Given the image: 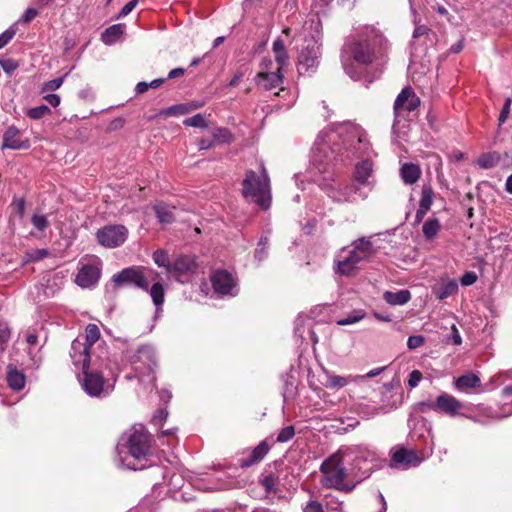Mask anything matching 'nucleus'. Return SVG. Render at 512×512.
<instances>
[{
	"mask_svg": "<svg viewBox=\"0 0 512 512\" xmlns=\"http://www.w3.org/2000/svg\"><path fill=\"white\" fill-rule=\"evenodd\" d=\"M275 55V60H276V63L278 65L277 69L279 71H282V69L287 65L288 63V55H287V52L286 50L284 51H280V52H275L274 53Z\"/></svg>",
	"mask_w": 512,
	"mask_h": 512,
	"instance_id": "55",
	"label": "nucleus"
},
{
	"mask_svg": "<svg viewBox=\"0 0 512 512\" xmlns=\"http://www.w3.org/2000/svg\"><path fill=\"white\" fill-rule=\"evenodd\" d=\"M16 30L13 27L8 28L0 34V49L5 47L15 36Z\"/></svg>",
	"mask_w": 512,
	"mask_h": 512,
	"instance_id": "53",
	"label": "nucleus"
},
{
	"mask_svg": "<svg viewBox=\"0 0 512 512\" xmlns=\"http://www.w3.org/2000/svg\"><path fill=\"white\" fill-rule=\"evenodd\" d=\"M13 204L15 206L17 214L19 215V217L22 218L24 216L26 207L24 198H15L13 200Z\"/></svg>",
	"mask_w": 512,
	"mask_h": 512,
	"instance_id": "62",
	"label": "nucleus"
},
{
	"mask_svg": "<svg viewBox=\"0 0 512 512\" xmlns=\"http://www.w3.org/2000/svg\"><path fill=\"white\" fill-rule=\"evenodd\" d=\"M153 209L160 223L170 224L175 220V207H171L163 202H159L154 205Z\"/></svg>",
	"mask_w": 512,
	"mask_h": 512,
	"instance_id": "30",
	"label": "nucleus"
},
{
	"mask_svg": "<svg viewBox=\"0 0 512 512\" xmlns=\"http://www.w3.org/2000/svg\"><path fill=\"white\" fill-rule=\"evenodd\" d=\"M100 275L101 271L96 265L86 264L79 269L75 282L82 288H90L98 282Z\"/></svg>",
	"mask_w": 512,
	"mask_h": 512,
	"instance_id": "19",
	"label": "nucleus"
},
{
	"mask_svg": "<svg viewBox=\"0 0 512 512\" xmlns=\"http://www.w3.org/2000/svg\"><path fill=\"white\" fill-rule=\"evenodd\" d=\"M81 387L87 395L95 398L108 396L115 387L120 373L119 366L113 362L103 349L89 367L82 370Z\"/></svg>",
	"mask_w": 512,
	"mask_h": 512,
	"instance_id": "3",
	"label": "nucleus"
},
{
	"mask_svg": "<svg viewBox=\"0 0 512 512\" xmlns=\"http://www.w3.org/2000/svg\"><path fill=\"white\" fill-rule=\"evenodd\" d=\"M153 261L159 267L166 268L168 272L169 266H171L169 255L166 250L158 249L153 253Z\"/></svg>",
	"mask_w": 512,
	"mask_h": 512,
	"instance_id": "42",
	"label": "nucleus"
},
{
	"mask_svg": "<svg viewBox=\"0 0 512 512\" xmlns=\"http://www.w3.org/2000/svg\"><path fill=\"white\" fill-rule=\"evenodd\" d=\"M320 55V45L315 40L306 41L298 56L299 73L303 74L316 68L319 64Z\"/></svg>",
	"mask_w": 512,
	"mask_h": 512,
	"instance_id": "13",
	"label": "nucleus"
},
{
	"mask_svg": "<svg viewBox=\"0 0 512 512\" xmlns=\"http://www.w3.org/2000/svg\"><path fill=\"white\" fill-rule=\"evenodd\" d=\"M150 435L142 426L133 427L124 433L117 446L116 462L119 467L131 470H142L151 464H147L150 453Z\"/></svg>",
	"mask_w": 512,
	"mask_h": 512,
	"instance_id": "4",
	"label": "nucleus"
},
{
	"mask_svg": "<svg viewBox=\"0 0 512 512\" xmlns=\"http://www.w3.org/2000/svg\"><path fill=\"white\" fill-rule=\"evenodd\" d=\"M31 222H32L33 226L39 231H44L49 226L47 217L42 214H34L32 216Z\"/></svg>",
	"mask_w": 512,
	"mask_h": 512,
	"instance_id": "47",
	"label": "nucleus"
},
{
	"mask_svg": "<svg viewBox=\"0 0 512 512\" xmlns=\"http://www.w3.org/2000/svg\"><path fill=\"white\" fill-rule=\"evenodd\" d=\"M125 31V24H114L104 30L101 34V40L106 45L116 43Z\"/></svg>",
	"mask_w": 512,
	"mask_h": 512,
	"instance_id": "29",
	"label": "nucleus"
},
{
	"mask_svg": "<svg viewBox=\"0 0 512 512\" xmlns=\"http://www.w3.org/2000/svg\"><path fill=\"white\" fill-rule=\"evenodd\" d=\"M327 194L335 202H353L356 199V194H358L362 199H365L368 196V192L363 191V188L356 183L338 188L328 186Z\"/></svg>",
	"mask_w": 512,
	"mask_h": 512,
	"instance_id": "17",
	"label": "nucleus"
},
{
	"mask_svg": "<svg viewBox=\"0 0 512 512\" xmlns=\"http://www.w3.org/2000/svg\"><path fill=\"white\" fill-rule=\"evenodd\" d=\"M325 376H326V380L323 383V385L328 389H335V390L341 389L357 379L356 377H354L352 375L339 376V375L332 374L328 371H325Z\"/></svg>",
	"mask_w": 512,
	"mask_h": 512,
	"instance_id": "28",
	"label": "nucleus"
},
{
	"mask_svg": "<svg viewBox=\"0 0 512 512\" xmlns=\"http://www.w3.org/2000/svg\"><path fill=\"white\" fill-rule=\"evenodd\" d=\"M66 76H67V74L65 76H63V77H58V78L46 81L43 84L42 92H48V91H55V90H57L63 84L64 79H65Z\"/></svg>",
	"mask_w": 512,
	"mask_h": 512,
	"instance_id": "50",
	"label": "nucleus"
},
{
	"mask_svg": "<svg viewBox=\"0 0 512 512\" xmlns=\"http://www.w3.org/2000/svg\"><path fill=\"white\" fill-rule=\"evenodd\" d=\"M434 191L430 184H424L422 186L421 198L419 201V207L429 211L433 204Z\"/></svg>",
	"mask_w": 512,
	"mask_h": 512,
	"instance_id": "39",
	"label": "nucleus"
},
{
	"mask_svg": "<svg viewBox=\"0 0 512 512\" xmlns=\"http://www.w3.org/2000/svg\"><path fill=\"white\" fill-rule=\"evenodd\" d=\"M421 169L414 163H404L400 168V177L407 185L416 183L421 176Z\"/></svg>",
	"mask_w": 512,
	"mask_h": 512,
	"instance_id": "27",
	"label": "nucleus"
},
{
	"mask_svg": "<svg viewBox=\"0 0 512 512\" xmlns=\"http://www.w3.org/2000/svg\"><path fill=\"white\" fill-rule=\"evenodd\" d=\"M363 318L362 314H353L337 321L338 325L346 326L359 322Z\"/></svg>",
	"mask_w": 512,
	"mask_h": 512,
	"instance_id": "57",
	"label": "nucleus"
},
{
	"mask_svg": "<svg viewBox=\"0 0 512 512\" xmlns=\"http://www.w3.org/2000/svg\"><path fill=\"white\" fill-rule=\"evenodd\" d=\"M458 283L454 279H441L440 283L432 288V292L438 300H444L458 291Z\"/></svg>",
	"mask_w": 512,
	"mask_h": 512,
	"instance_id": "24",
	"label": "nucleus"
},
{
	"mask_svg": "<svg viewBox=\"0 0 512 512\" xmlns=\"http://www.w3.org/2000/svg\"><path fill=\"white\" fill-rule=\"evenodd\" d=\"M38 15V11L35 8H28L21 17L24 23H29Z\"/></svg>",
	"mask_w": 512,
	"mask_h": 512,
	"instance_id": "64",
	"label": "nucleus"
},
{
	"mask_svg": "<svg viewBox=\"0 0 512 512\" xmlns=\"http://www.w3.org/2000/svg\"><path fill=\"white\" fill-rule=\"evenodd\" d=\"M69 354L74 366L82 370L89 367L97 357L96 354L91 352L87 343H84L80 338L72 341Z\"/></svg>",
	"mask_w": 512,
	"mask_h": 512,
	"instance_id": "15",
	"label": "nucleus"
},
{
	"mask_svg": "<svg viewBox=\"0 0 512 512\" xmlns=\"http://www.w3.org/2000/svg\"><path fill=\"white\" fill-rule=\"evenodd\" d=\"M303 512H324L322 505L314 500H311L307 503Z\"/></svg>",
	"mask_w": 512,
	"mask_h": 512,
	"instance_id": "61",
	"label": "nucleus"
},
{
	"mask_svg": "<svg viewBox=\"0 0 512 512\" xmlns=\"http://www.w3.org/2000/svg\"><path fill=\"white\" fill-rule=\"evenodd\" d=\"M10 339V329L7 323L0 322V345L7 343Z\"/></svg>",
	"mask_w": 512,
	"mask_h": 512,
	"instance_id": "60",
	"label": "nucleus"
},
{
	"mask_svg": "<svg viewBox=\"0 0 512 512\" xmlns=\"http://www.w3.org/2000/svg\"><path fill=\"white\" fill-rule=\"evenodd\" d=\"M389 42L376 28H367L365 33L345 43L341 63L347 75L357 80L361 77L355 64L361 66L383 65L387 61Z\"/></svg>",
	"mask_w": 512,
	"mask_h": 512,
	"instance_id": "2",
	"label": "nucleus"
},
{
	"mask_svg": "<svg viewBox=\"0 0 512 512\" xmlns=\"http://www.w3.org/2000/svg\"><path fill=\"white\" fill-rule=\"evenodd\" d=\"M422 380V373L419 370H413L408 377V386L410 388H415L418 386L419 382Z\"/></svg>",
	"mask_w": 512,
	"mask_h": 512,
	"instance_id": "58",
	"label": "nucleus"
},
{
	"mask_svg": "<svg viewBox=\"0 0 512 512\" xmlns=\"http://www.w3.org/2000/svg\"><path fill=\"white\" fill-rule=\"evenodd\" d=\"M440 230V222L437 218H430L422 226L423 236L426 240H432Z\"/></svg>",
	"mask_w": 512,
	"mask_h": 512,
	"instance_id": "37",
	"label": "nucleus"
},
{
	"mask_svg": "<svg viewBox=\"0 0 512 512\" xmlns=\"http://www.w3.org/2000/svg\"><path fill=\"white\" fill-rule=\"evenodd\" d=\"M268 245L269 239L267 236H262L257 244L254 252V258L256 261L261 262L268 256Z\"/></svg>",
	"mask_w": 512,
	"mask_h": 512,
	"instance_id": "41",
	"label": "nucleus"
},
{
	"mask_svg": "<svg viewBox=\"0 0 512 512\" xmlns=\"http://www.w3.org/2000/svg\"><path fill=\"white\" fill-rule=\"evenodd\" d=\"M511 103H512L511 98L508 97L505 99L504 105H503L500 115L498 117L499 127L502 126L505 123V121L507 120V118L510 114Z\"/></svg>",
	"mask_w": 512,
	"mask_h": 512,
	"instance_id": "52",
	"label": "nucleus"
},
{
	"mask_svg": "<svg viewBox=\"0 0 512 512\" xmlns=\"http://www.w3.org/2000/svg\"><path fill=\"white\" fill-rule=\"evenodd\" d=\"M421 459L417 456L415 451L408 450L404 447H396L391 450L390 467L391 468H409L411 466H418Z\"/></svg>",
	"mask_w": 512,
	"mask_h": 512,
	"instance_id": "18",
	"label": "nucleus"
},
{
	"mask_svg": "<svg viewBox=\"0 0 512 512\" xmlns=\"http://www.w3.org/2000/svg\"><path fill=\"white\" fill-rule=\"evenodd\" d=\"M0 66L5 73L12 74L18 68L19 64L14 59L6 57L0 59Z\"/></svg>",
	"mask_w": 512,
	"mask_h": 512,
	"instance_id": "48",
	"label": "nucleus"
},
{
	"mask_svg": "<svg viewBox=\"0 0 512 512\" xmlns=\"http://www.w3.org/2000/svg\"><path fill=\"white\" fill-rule=\"evenodd\" d=\"M196 270L195 259L191 256L180 255L178 256L171 266L168 268V273L178 282L186 283L189 281L190 276Z\"/></svg>",
	"mask_w": 512,
	"mask_h": 512,
	"instance_id": "14",
	"label": "nucleus"
},
{
	"mask_svg": "<svg viewBox=\"0 0 512 512\" xmlns=\"http://www.w3.org/2000/svg\"><path fill=\"white\" fill-rule=\"evenodd\" d=\"M477 281V275L473 271H468L463 274L460 278V283L462 286H470Z\"/></svg>",
	"mask_w": 512,
	"mask_h": 512,
	"instance_id": "56",
	"label": "nucleus"
},
{
	"mask_svg": "<svg viewBox=\"0 0 512 512\" xmlns=\"http://www.w3.org/2000/svg\"><path fill=\"white\" fill-rule=\"evenodd\" d=\"M420 105V99L414 90L407 86L402 89L394 102L395 122L400 118H407L408 114L413 112ZM396 123H394V126Z\"/></svg>",
	"mask_w": 512,
	"mask_h": 512,
	"instance_id": "11",
	"label": "nucleus"
},
{
	"mask_svg": "<svg viewBox=\"0 0 512 512\" xmlns=\"http://www.w3.org/2000/svg\"><path fill=\"white\" fill-rule=\"evenodd\" d=\"M276 480V477L272 473H270L262 476L259 479V482L265 488L266 492H271L275 488Z\"/></svg>",
	"mask_w": 512,
	"mask_h": 512,
	"instance_id": "51",
	"label": "nucleus"
},
{
	"mask_svg": "<svg viewBox=\"0 0 512 512\" xmlns=\"http://www.w3.org/2000/svg\"><path fill=\"white\" fill-rule=\"evenodd\" d=\"M100 338V330L96 324H88L85 329V337L80 338L91 348Z\"/></svg>",
	"mask_w": 512,
	"mask_h": 512,
	"instance_id": "40",
	"label": "nucleus"
},
{
	"mask_svg": "<svg viewBox=\"0 0 512 512\" xmlns=\"http://www.w3.org/2000/svg\"><path fill=\"white\" fill-rule=\"evenodd\" d=\"M167 416H168V413L166 410L159 409L154 413L152 421L154 422L155 425H158V424L162 423L164 420H166Z\"/></svg>",
	"mask_w": 512,
	"mask_h": 512,
	"instance_id": "63",
	"label": "nucleus"
},
{
	"mask_svg": "<svg viewBox=\"0 0 512 512\" xmlns=\"http://www.w3.org/2000/svg\"><path fill=\"white\" fill-rule=\"evenodd\" d=\"M30 147V141L28 139H22L20 131L15 126H10L3 134L2 148H8L13 150L28 149Z\"/></svg>",
	"mask_w": 512,
	"mask_h": 512,
	"instance_id": "20",
	"label": "nucleus"
},
{
	"mask_svg": "<svg viewBox=\"0 0 512 512\" xmlns=\"http://www.w3.org/2000/svg\"><path fill=\"white\" fill-rule=\"evenodd\" d=\"M50 112H51L50 108L43 104V105H40L37 107L30 108L27 111V115L31 119L38 120V119H41L42 117H44L45 115L49 114Z\"/></svg>",
	"mask_w": 512,
	"mask_h": 512,
	"instance_id": "45",
	"label": "nucleus"
},
{
	"mask_svg": "<svg viewBox=\"0 0 512 512\" xmlns=\"http://www.w3.org/2000/svg\"><path fill=\"white\" fill-rule=\"evenodd\" d=\"M211 283L214 292L222 296H236L238 289L232 274L225 270H217L211 276Z\"/></svg>",
	"mask_w": 512,
	"mask_h": 512,
	"instance_id": "16",
	"label": "nucleus"
},
{
	"mask_svg": "<svg viewBox=\"0 0 512 512\" xmlns=\"http://www.w3.org/2000/svg\"><path fill=\"white\" fill-rule=\"evenodd\" d=\"M242 194L252 202L259 205L262 209H268L271 205L270 179L263 163L260 164V171L256 173L253 170L246 172L242 182Z\"/></svg>",
	"mask_w": 512,
	"mask_h": 512,
	"instance_id": "7",
	"label": "nucleus"
},
{
	"mask_svg": "<svg viewBox=\"0 0 512 512\" xmlns=\"http://www.w3.org/2000/svg\"><path fill=\"white\" fill-rule=\"evenodd\" d=\"M480 378L474 373H468L455 379V387L458 390L464 391L470 388L480 386Z\"/></svg>",
	"mask_w": 512,
	"mask_h": 512,
	"instance_id": "32",
	"label": "nucleus"
},
{
	"mask_svg": "<svg viewBox=\"0 0 512 512\" xmlns=\"http://www.w3.org/2000/svg\"><path fill=\"white\" fill-rule=\"evenodd\" d=\"M325 499H326V502H325L326 508L328 510L339 511V512L342 511L343 502L340 501L337 497H335L331 494H328L325 496Z\"/></svg>",
	"mask_w": 512,
	"mask_h": 512,
	"instance_id": "49",
	"label": "nucleus"
},
{
	"mask_svg": "<svg viewBox=\"0 0 512 512\" xmlns=\"http://www.w3.org/2000/svg\"><path fill=\"white\" fill-rule=\"evenodd\" d=\"M256 83L265 90H271L283 83V75L278 69L276 72H260L256 76Z\"/></svg>",
	"mask_w": 512,
	"mask_h": 512,
	"instance_id": "23",
	"label": "nucleus"
},
{
	"mask_svg": "<svg viewBox=\"0 0 512 512\" xmlns=\"http://www.w3.org/2000/svg\"><path fill=\"white\" fill-rule=\"evenodd\" d=\"M373 172V163L366 159L356 164L355 171H354V180L357 185H360V187L368 188V193L372 189L371 182H369V178L372 175Z\"/></svg>",
	"mask_w": 512,
	"mask_h": 512,
	"instance_id": "22",
	"label": "nucleus"
},
{
	"mask_svg": "<svg viewBox=\"0 0 512 512\" xmlns=\"http://www.w3.org/2000/svg\"><path fill=\"white\" fill-rule=\"evenodd\" d=\"M183 124L188 127H197V128H207L208 121L202 114H196L190 118H187L183 121Z\"/></svg>",
	"mask_w": 512,
	"mask_h": 512,
	"instance_id": "44",
	"label": "nucleus"
},
{
	"mask_svg": "<svg viewBox=\"0 0 512 512\" xmlns=\"http://www.w3.org/2000/svg\"><path fill=\"white\" fill-rule=\"evenodd\" d=\"M295 435V429L293 426H286L282 428L277 435V442L285 443L290 441Z\"/></svg>",
	"mask_w": 512,
	"mask_h": 512,
	"instance_id": "46",
	"label": "nucleus"
},
{
	"mask_svg": "<svg viewBox=\"0 0 512 512\" xmlns=\"http://www.w3.org/2000/svg\"><path fill=\"white\" fill-rule=\"evenodd\" d=\"M424 337L422 335L409 336L407 340V347L410 350L416 349L424 344Z\"/></svg>",
	"mask_w": 512,
	"mask_h": 512,
	"instance_id": "54",
	"label": "nucleus"
},
{
	"mask_svg": "<svg viewBox=\"0 0 512 512\" xmlns=\"http://www.w3.org/2000/svg\"><path fill=\"white\" fill-rule=\"evenodd\" d=\"M140 0H130L127 2L118 14V18L125 17L132 12V10L137 6Z\"/></svg>",
	"mask_w": 512,
	"mask_h": 512,
	"instance_id": "59",
	"label": "nucleus"
},
{
	"mask_svg": "<svg viewBox=\"0 0 512 512\" xmlns=\"http://www.w3.org/2000/svg\"><path fill=\"white\" fill-rule=\"evenodd\" d=\"M128 230L124 225H107L96 233L98 242L107 248L121 246L127 239Z\"/></svg>",
	"mask_w": 512,
	"mask_h": 512,
	"instance_id": "12",
	"label": "nucleus"
},
{
	"mask_svg": "<svg viewBox=\"0 0 512 512\" xmlns=\"http://www.w3.org/2000/svg\"><path fill=\"white\" fill-rule=\"evenodd\" d=\"M25 382V375L22 372L18 371L16 368H12L11 366L8 367L7 383L11 389L20 391L24 388Z\"/></svg>",
	"mask_w": 512,
	"mask_h": 512,
	"instance_id": "31",
	"label": "nucleus"
},
{
	"mask_svg": "<svg viewBox=\"0 0 512 512\" xmlns=\"http://www.w3.org/2000/svg\"><path fill=\"white\" fill-rule=\"evenodd\" d=\"M159 278V273L151 268L132 266L122 269L112 277L116 286L133 285L148 291V284Z\"/></svg>",
	"mask_w": 512,
	"mask_h": 512,
	"instance_id": "9",
	"label": "nucleus"
},
{
	"mask_svg": "<svg viewBox=\"0 0 512 512\" xmlns=\"http://www.w3.org/2000/svg\"><path fill=\"white\" fill-rule=\"evenodd\" d=\"M269 451V446L266 441L260 442L250 453L249 457L242 459L240 462L241 468L250 467L261 461Z\"/></svg>",
	"mask_w": 512,
	"mask_h": 512,
	"instance_id": "25",
	"label": "nucleus"
},
{
	"mask_svg": "<svg viewBox=\"0 0 512 512\" xmlns=\"http://www.w3.org/2000/svg\"><path fill=\"white\" fill-rule=\"evenodd\" d=\"M347 461H354L356 465L361 462H373L376 459V453L367 447L354 446L341 450Z\"/></svg>",
	"mask_w": 512,
	"mask_h": 512,
	"instance_id": "21",
	"label": "nucleus"
},
{
	"mask_svg": "<svg viewBox=\"0 0 512 512\" xmlns=\"http://www.w3.org/2000/svg\"><path fill=\"white\" fill-rule=\"evenodd\" d=\"M133 373L127 374V380L138 379L146 389L155 387V368L157 367L156 351L151 345H141L126 355Z\"/></svg>",
	"mask_w": 512,
	"mask_h": 512,
	"instance_id": "5",
	"label": "nucleus"
},
{
	"mask_svg": "<svg viewBox=\"0 0 512 512\" xmlns=\"http://www.w3.org/2000/svg\"><path fill=\"white\" fill-rule=\"evenodd\" d=\"M419 406L422 412L434 411L454 417L459 414V410L462 409L463 403L457 400L454 396L443 393L439 395L435 401H422L419 403Z\"/></svg>",
	"mask_w": 512,
	"mask_h": 512,
	"instance_id": "10",
	"label": "nucleus"
},
{
	"mask_svg": "<svg viewBox=\"0 0 512 512\" xmlns=\"http://www.w3.org/2000/svg\"><path fill=\"white\" fill-rule=\"evenodd\" d=\"M347 462L341 450L323 461L320 466V472L323 476L322 484L327 488L351 491L352 487L344 486V480L347 475L345 463Z\"/></svg>",
	"mask_w": 512,
	"mask_h": 512,
	"instance_id": "8",
	"label": "nucleus"
},
{
	"mask_svg": "<svg viewBox=\"0 0 512 512\" xmlns=\"http://www.w3.org/2000/svg\"><path fill=\"white\" fill-rule=\"evenodd\" d=\"M152 298L154 305L158 308L165 300V289L159 281H154L153 285L147 291Z\"/></svg>",
	"mask_w": 512,
	"mask_h": 512,
	"instance_id": "35",
	"label": "nucleus"
},
{
	"mask_svg": "<svg viewBox=\"0 0 512 512\" xmlns=\"http://www.w3.org/2000/svg\"><path fill=\"white\" fill-rule=\"evenodd\" d=\"M500 161V154L497 152H489L480 155L477 159V164L483 169H490L495 167Z\"/></svg>",
	"mask_w": 512,
	"mask_h": 512,
	"instance_id": "36",
	"label": "nucleus"
},
{
	"mask_svg": "<svg viewBox=\"0 0 512 512\" xmlns=\"http://www.w3.org/2000/svg\"><path fill=\"white\" fill-rule=\"evenodd\" d=\"M48 255L49 251L47 249H34L25 253L23 262L25 264L30 262H36L46 258Z\"/></svg>",
	"mask_w": 512,
	"mask_h": 512,
	"instance_id": "43",
	"label": "nucleus"
},
{
	"mask_svg": "<svg viewBox=\"0 0 512 512\" xmlns=\"http://www.w3.org/2000/svg\"><path fill=\"white\" fill-rule=\"evenodd\" d=\"M369 143L362 128L351 122L340 123L335 130L319 133L312 150V162L320 172L340 158L350 159L368 151Z\"/></svg>",
	"mask_w": 512,
	"mask_h": 512,
	"instance_id": "1",
	"label": "nucleus"
},
{
	"mask_svg": "<svg viewBox=\"0 0 512 512\" xmlns=\"http://www.w3.org/2000/svg\"><path fill=\"white\" fill-rule=\"evenodd\" d=\"M214 145L230 144L234 140L232 132L225 127L214 128L211 132Z\"/></svg>",
	"mask_w": 512,
	"mask_h": 512,
	"instance_id": "34",
	"label": "nucleus"
},
{
	"mask_svg": "<svg viewBox=\"0 0 512 512\" xmlns=\"http://www.w3.org/2000/svg\"><path fill=\"white\" fill-rule=\"evenodd\" d=\"M202 104L197 102L192 103H183V104H176L172 105L166 109H163L159 112V116H180V115H186L192 112L193 110H196L200 108Z\"/></svg>",
	"mask_w": 512,
	"mask_h": 512,
	"instance_id": "26",
	"label": "nucleus"
},
{
	"mask_svg": "<svg viewBox=\"0 0 512 512\" xmlns=\"http://www.w3.org/2000/svg\"><path fill=\"white\" fill-rule=\"evenodd\" d=\"M384 299L391 305H404L411 299V294L406 289L397 292L386 291L384 293Z\"/></svg>",
	"mask_w": 512,
	"mask_h": 512,
	"instance_id": "33",
	"label": "nucleus"
},
{
	"mask_svg": "<svg viewBox=\"0 0 512 512\" xmlns=\"http://www.w3.org/2000/svg\"><path fill=\"white\" fill-rule=\"evenodd\" d=\"M374 253L372 242L365 237L359 238L349 247H343L340 250L335 260V271L343 276L355 275L360 264L369 261Z\"/></svg>",
	"mask_w": 512,
	"mask_h": 512,
	"instance_id": "6",
	"label": "nucleus"
},
{
	"mask_svg": "<svg viewBox=\"0 0 512 512\" xmlns=\"http://www.w3.org/2000/svg\"><path fill=\"white\" fill-rule=\"evenodd\" d=\"M380 407L369 404V403H358L356 406V412L363 418V419H371L374 416L378 415L380 413Z\"/></svg>",
	"mask_w": 512,
	"mask_h": 512,
	"instance_id": "38",
	"label": "nucleus"
}]
</instances>
